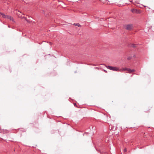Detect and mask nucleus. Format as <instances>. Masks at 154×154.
Wrapping results in <instances>:
<instances>
[{
  "mask_svg": "<svg viewBox=\"0 0 154 154\" xmlns=\"http://www.w3.org/2000/svg\"><path fill=\"white\" fill-rule=\"evenodd\" d=\"M133 27L132 25V24H128L124 26V28L128 30H131Z\"/></svg>",
  "mask_w": 154,
  "mask_h": 154,
  "instance_id": "nucleus-3",
  "label": "nucleus"
},
{
  "mask_svg": "<svg viewBox=\"0 0 154 154\" xmlns=\"http://www.w3.org/2000/svg\"><path fill=\"white\" fill-rule=\"evenodd\" d=\"M131 11L134 14H140L141 13V11L138 10L137 9H132L131 10Z\"/></svg>",
  "mask_w": 154,
  "mask_h": 154,
  "instance_id": "nucleus-4",
  "label": "nucleus"
},
{
  "mask_svg": "<svg viewBox=\"0 0 154 154\" xmlns=\"http://www.w3.org/2000/svg\"><path fill=\"white\" fill-rule=\"evenodd\" d=\"M127 71H128V72L129 73H131L135 71V70L133 69H128H128Z\"/></svg>",
  "mask_w": 154,
  "mask_h": 154,
  "instance_id": "nucleus-5",
  "label": "nucleus"
},
{
  "mask_svg": "<svg viewBox=\"0 0 154 154\" xmlns=\"http://www.w3.org/2000/svg\"><path fill=\"white\" fill-rule=\"evenodd\" d=\"M104 71L106 72H107V71L106 70H104Z\"/></svg>",
  "mask_w": 154,
  "mask_h": 154,
  "instance_id": "nucleus-12",
  "label": "nucleus"
},
{
  "mask_svg": "<svg viewBox=\"0 0 154 154\" xmlns=\"http://www.w3.org/2000/svg\"><path fill=\"white\" fill-rule=\"evenodd\" d=\"M132 46L133 47H134H134H136V45H134V44H133V45H132Z\"/></svg>",
  "mask_w": 154,
  "mask_h": 154,
  "instance_id": "nucleus-10",
  "label": "nucleus"
},
{
  "mask_svg": "<svg viewBox=\"0 0 154 154\" xmlns=\"http://www.w3.org/2000/svg\"><path fill=\"white\" fill-rule=\"evenodd\" d=\"M76 103H74V105H76Z\"/></svg>",
  "mask_w": 154,
  "mask_h": 154,
  "instance_id": "nucleus-13",
  "label": "nucleus"
},
{
  "mask_svg": "<svg viewBox=\"0 0 154 154\" xmlns=\"http://www.w3.org/2000/svg\"><path fill=\"white\" fill-rule=\"evenodd\" d=\"M74 25H75L77 26L78 27L81 26V25L79 23H75V24H74Z\"/></svg>",
  "mask_w": 154,
  "mask_h": 154,
  "instance_id": "nucleus-7",
  "label": "nucleus"
},
{
  "mask_svg": "<svg viewBox=\"0 0 154 154\" xmlns=\"http://www.w3.org/2000/svg\"><path fill=\"white\" fill-rule=\"evenodd\" d=\"M131 58H132V57L130 56V57H128L127 59L128 60H130L131 59Z\"/></svg>",
  "mask_w": 154,
  "mask_h": 154,
  "instance_id": "nucleus-8",
  "label": "nucleus"
},
{
  "mask_svg": "<svg viewBox=\"0 0 154 154\" xmlns=\"http://www.w3.org/2000/svg\"><path fill=\"white\" fill-rule=\"evenodd\" d=\"M123 151H124V152H126L127 151V149H126V148H125L124 149V150Z\"/></svg>",
  "mask_w": 154,
  "mask_h": 154,
  "instance_id": "nucleus-9",
  "label": "nucleus"
},
{
  "mask_svg": "<svg viewBox=\"0 0 154 154\" xmlns=\"http://www.w3.org/2000/svg\"><path fill=\"white\" fill-rule=\"evenodd\" d=\"M107 69L114 71H119V69L116 67H113L110 66H106Z\"/></svg>",
  "mask_w": 154,
  "mask_h": 154,
  "instance_id": "nucleus-2",
  "label": "nucleus"
},
{
  "mask_svg": "<svg viewBox=\"0 0 154 154\" xmlns=\"http://www.w3.org/2000/svg\"><path fill=\"white\" fill-rule=\"evenodd\" d=\"M128 68H123L122 69H119V71H125V70H127V69H128Z\"/></svg>",
  "mask_w": 154,
  "mask_h": 154,
  "instance_id": "nucleus-6",
  "label": "nucleus"
},
{
  "mask_svg": "<svg viewBox=\"0 0 154 154\" xmlns=\"http://www.w3.org/2000/svg\"><path fill=\"white\" fill-rule=\"evenodd\" d=\"M133 57H136L135 55H134L133 56Z\"/></svg>",
  "mask_w": 154,
  "mask_h": 154,
  "instance_id": "nucleus-11",
  "label": "nucleus"
},
{
  "mask_svg": "<svg viewBox=\"0 0 154 154\" xmlns=\"http://www.w3.org/2000/svg\"><path fill=\"white\" fill-rule=\"evenodd\" d=\"M0 15L2 16L4 18H7L9 19L10 20L14 22V20L12 17L11 16H8V15H5L4 14L0 13Z\"/></svg>",
  "mask_w": 154,
  "mask_h": 154,
  "instance_id": "nucleus-1",
  "label": "nucleus"
}]
</instances>
